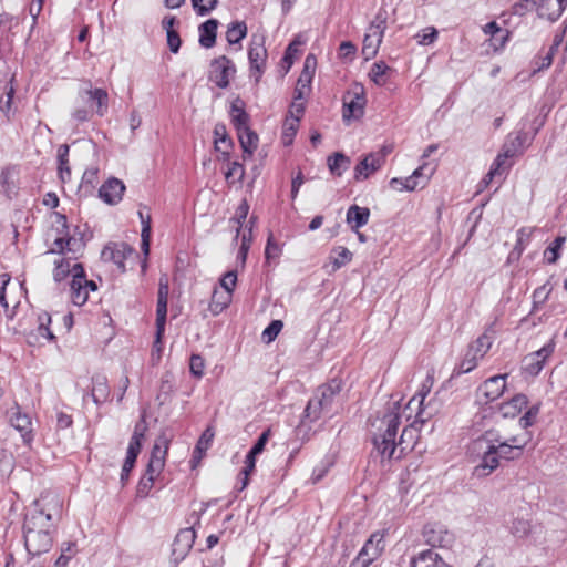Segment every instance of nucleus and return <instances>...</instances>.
<instances>
[{"label":"nucleus","mask_w":567,"mask_h":567,"mask_svg":"<svg viewBox=\"0 0 567 567\" xmlns=\"http://www.w3.org/2000/svg\"><path fill=\"white\" fill-rule=\"evenodd\" d=\"M401 406L399 402L389 405L382 416H377L372 422L373 445L383 460H401L408 453L412 452L420 439V429L415 426L416 422L423 423L421 416L406 425L396 440L398 431L401 425Z\"/></svg>","instance_id":"1"},{"label":"nucleus","mask_w":567,"mask_h":567,"mask_svg":"<svg viewBox=\"0 0 567 567\" xmlns=\"http://www.w3.org/2000/svg\"><path fill=\"white\" fill-rule=\"evenodd\" d=\"M532 433L526 430L506 432L497 429L486 431L477 441L484 449L481 462L474 468L477 477L488 476L501 464V460L514 461L522 457L525 447L532 441Z\"/></svg>","instance_id":"2"},{"label":"nucleus","mask_w":567,"mask_h":567,"mask_svg":"<svg viewBox=\"0 0 567 567\" xmlns=\"http://www.w3.org/2000/svg\"><path fill=\"white\" fill-rule=\"evenodd\" d=\"M47 498L34 502L35 509L25 516L23 524L24 546L32 556L48 553L53 545L52 511L56 516L61 514L62 503L60 498L52 497L48 503Z\"/></svg>","instance_id":"3"},{"label":"nucleus","mask_w":567,"mask_h":567,"mask_svg":"<svg viewBox=\"0 0 567 567\" xmlns=\"http://www.w3.org/2000/svg\"><path fill=\"white\" fill-rule=\"evenodd\" d=\"M168 444L169 442L165 436H161L156 440L145 473L137 483L136 497L146 498L150 496L156 480L161 476L165 467Z\"/></svg>","instance_id":"4"},{"label":"nucleus","mask_w":567,"mask_h":567,"mask_svg":"<svg viewBox=\"0 0 567 567\" xmlns=\"http://www.w3.org/2000/svg\"><path fill=\"white\" fill-rule=\"evenodd\" d=\"M341 390L342 382L339 379H331L318 386L305 409L306 416L316 421L322 414H332Z\"/></svg>","instance_id":"5"},{"label":"nucleus","mask_w":567,"mask_h":567,"mask_svg":"<svg viewBox=\"0 0 567 567\" xmlns=\"http://www.w3.org/2000/svg\"><path fill=\"white\" fill-rule=\"evenodd\" d=\"M386 534V529L372 533L360 549L358 556L352 563V566L360 565V567H369L373 561L381 557L385 549Z\"/></svg>","instance_id":"6"},{"label":"nucleus","mask_w":567,"mask_h":567,"mask_svg":"<svg viewBox=\"0 0 567 567\" xmlns=\"http://www.w3.org/2000/svg\"><path fill=\"white\" fill-rule=\"evenodd\" d=\"M267 49L265 47V38L254 35L248 49V60L250 66V76L258 83L266 69Z\"/></svg>","instance_id":"7"},{"label":"nucleus","mask_w":567,"mask_h":567,"mask_svg":"<svg viewBox=\"0 0 567 567\" xmlns=\"http://www.w3.org/2000/svg\"><path fill=\"white\" fill-rule=\"evenodd\" d=\"M435 171V165L424 163L417 167L411 176L406 178L394 177L390 181V186L395 190H414L417 186H425Z\"/></svg>","instance_id":"8"},{"label":"nucleus","mask_w":567,"mask_h":567,"mask_svg":"<svg viewBox=\"0 0 567 567\" xmlns=\"http://www.w3.org/2000/svg\"><path fill=\"white\" fill-rule=\"evenodd\" d=\"M97 285L94 280L87 279L85 269H80L70 281V298L73 305L83 306L87 302L91 291H96Z\"/></svg>","instance_id":"9"},{"label":"nucleus","mask_w":567,"mask_h":567,"mask_svg":"<svg viewBox=\"0 0 567 567\" xmlns=\"http://www.w3.org/2000/svg\"><path fill=\"white\" fill-rule=\"evenodd\" d=\"M385 28V18H381L380 14L371 22L368 33L363 39L362 54L365 60L372 59L378 53Z\"/></svg>","instance_id":"10"},{"label":"nucleus","mask_w":567,"mask_h":567,"mask_svg":"<svg viewBox=\"0 0 567 567\" xmlns=\"http://www.w3.org/2000/svg\"><path fill=\"white\" fill-rule=\"evenodd\" d=\"M424 542L432 547L447 548L455 540V536L445 525L439 522L427 523L422 532Z\"/></svg>","instance_id":"11"},{"label":"nucleus","mask_w":567,"mask_h":567,"mask_svg":"<svg viewBox=\"0 0 567 567\" xmlns=\"http://www.w3.org/2000/svg\"><path fill=\"white\" fill-rule=\"evenodd\" d=\"M508 374H497L486 379L476 390L481 403L487 404L501 398L506 389Z\"/></svg>","instance_id":"12"},{"label":"nucleus","mask_w":567,"mask_h":567,"mask_svg":"<svg viewBox=\"0 0 567 567\" xmlns=\"http://www.w3.org/2000/svg\"><path fill=\"white\" fill-rule=\"evenodd\" d=\"M365 103L363 86L355 84L343 97V121L349 122L352 118L361 117Z\"/></svg>","instance_id":"13"},{"label":"nucleus","mask_w":567,"mask_h":567,"mask_svg":"<svg viewBox=\"0 0 567 567\" xmlns=\"http://www.w3.org/2000/svg\"><path fill=\"white\" fill-rule=\"evenodd\" d=\"M63 251L64 250H60L53 259L52 276L56 282H61L68 277L72 279L76 272H80V269H84L81 262L75 258L65 256Z\"/></svg>","instance_id":"14"},{"label":"nucleus","mask_w":567,"mask_h":567,"mask_svg":"<svg viewBox=\"0 0 567 567\" xmlns=\"http://www.w3.org/2000/svg\"><path fill=\"white\" fill-rule=\"evenodd\" d=\"M236 72L235 64L226 55L216 58L210 63L209 79L220 89L229 85L230 76Z\"/></svg>","instance_id":"15"},{"label":"nucleus","mask_w":567,"mask_h":567,"mask_svg":"<svg viewBox=\"0 0 567 567\" xmlns=\"http://www.w3.org/2000/svg\"><path fill=\"white\" fill-rule=\"evenodd\" d=\"M168 291H169L168 278L166 276H163L159 279L157 305H156L157 339L163 338L164 332H165Z\"/></svg>","instance_id":"16"},{"label":"nucleus","mask_w":567,"mask_h":567,"mask_svg":"<svg viewBox=\"0 0 567 567\" xmlns=\"http://www.w3.org/2000/svg\"><path fill=\"white\" fill-rule=\"evenodd\" d=\"M86 86L81 90L80 95L84 101L91 103L99 116H104L109 110V94L104 89H92L91 82H85Z\"/></svg>","instance_id":"17"},{"label":"nucleus","mask_w":567,"mask_h":567,"mask_svg":"<svg viewBox=\"0 0 567 567\" xmlns=\"http://www.w3.org/2000/svg\"><path fill=\"white\" fill-rule=\"evenodd\" d=\"M555 343L549 341L543 348L532 352L525 358V371L530 375H537L544 368L546 360L554 353Z\"/></svg>","instance_id":"18"},{"label":"nucleus","mask_w":567,"mask_h":567,"mask_svg":"<svg viewBox=\"0 0 567 567\" xmlns=\"http://www.w3.org/2000/svg\"><path fill=\"white\" fill-rule=\"evenodd\" d=\"M37 321V329L29 336L30 343H37L41 346L55 341V336L50 328L52 322L51 315L47 311H41L38 313Z\"/></svg>","instance_id":"19"},{"label":"nucleus","mask_w":567,"mask_h":567,"mask_svg":"<svg viewBox=\"0 0 567 567\" xmlns=\"http://www.w3.org/2000/svg\"><path fill=\"white\" fill-rule=\"evenodd\" d=\"M125 192L124 183L115 177L105 181L99 189V197L107 205H117Z\"/></svg>","instance_id":"20"},{"label":"nucleus","mask_w":567,"mask_h":567,"mask_svg":"<svg viewBox=\"0 0 567 567\" xmlns=\"http://www.w3.org/2000/svg\"><path fill=\"white\" fill-rule=\"evenodd\" d=\"M496 337L494 324L485 328L484 332L472 341L467 350L471 351L478 360H482L491 350Z\"/></svg>","instance_id":"21"},{"label":"nucleus","mask_w":567,"mask_h":567,"mask_svg":"<svg viewBox=\"0 0 567 567\" xmlns=\"http://www.w3.org/2000/svg\"><path fill=\"white\" fill-rule=\"evenodd\" d=\"M9 421L11 426L21 434L23 443L30 445L33 441V429L30 416L25 413H22L17 406L11 412Z\"/></svg>","instance_id":"22"},{"label":"nucleus","mask_w":567,"mask_h":567,"mask_svg":"<svg viewBox=\"0 0 567 567\" xmlns=\"http://www.w3.org/2000/svg\"><path fill=\"white\" fill-rule=\"evenodd\" d=\"M196 533L193 528H183L175 536L173 543V555L176 560H182L193 548Z\"/></svg>","instance_id":"23"},{"label":"nucleus","mask_w":567,"mask_h":567,"mask_svg":"<svg viewBox=\"0 0 567 567\" xmlns=\"http://www.w3.org/2000/svg\"><path fill=\"white\" fill-rule=\"evenodd\" d=\"M537 14L550 22L557 21L567 7V0H537Z\"/></svg>","instance_id":"24"},{"label":"nucleus","mask_w":567,"mask_h":567,"mask_svg":"<svg viewBox=\"0 0 567 567\" xmlns=\"http://www.w3.org/2000/svg\"><path fill=\"white\" fill-rule=\"evenodd\" d=\"M411 567H452L433 549H424L411 558Z\"/></svg>","instance_id":"25"},{"label":"nucleus","mask_w":567,"mask_h":567,"mask_svg":"<svg viewBox=\"0 0 567 567\" xmlns=\"http://www.w3.org/2000/svg\"><path fill=\"white\" fill-rule=\"evenodd\" d=\"M383 166L382 156L365 155L354 167V179L364 181Z\"/></svg>","instance_id":"26"},{"label":"nucleus","mask_w":567,"mask_h":567,"mask_svg":"<svg viewBox=\"0 0 567 567\" xmlns=\"http://www.w3.org/2000/svg\"><path fill=\"white\" fill-rule=\"evenodd\" d=\"M91 396L95 404L104 403L110 396V386L106 375L96 373L92 377Z\"/></svg>","instance_id":"27"},{"label":"nucleus","mask_w":567,"mask_h":567,"mask_svg":"<svg viewBox=\"0 0 567 567\" xmlns=\"http://www.w3.org/2000/svg\"><path fill=\"white\" fill-rule=\"evenodd\" d=\"M528 399L524 394H516L511 400L499 405V412L504 417H516L527 406Z\"/></svg>","instance_id":"28"},{"label":"nucleus","mask_w":567,"mask_h":567,"mask_svg":"<svg viewBox=\"0 0 567 567\" xmlns=\"http://www.w3.org/2000/svg\"><path fill=\"white\" fill-rule=\"evenodd\" d=\"M237 135L244 153L243 158L251 157L258 146V135L250 127L239 128Z\"/></svg>","instance_id":"29"},{"label":"nucleus","mask_w":567,"mask_h":567,"mask_svg":"<svg viewBox=\"0 0 567 567\" xmlns=\"http://www.w3.org/2000/svg\"><path fill=\"white\" fill-rule=\"evenodd\" d=\"M434 384V377L432 374H427L424 381L421 384L420 390L417 393L411 398V400L408 402L405 410H413V405H415V409L417 410V413L415 415L416 419L420 417V414L422 412V404L426 395L431 392Z\"/></svg>","instance_id":"30"},{"label":"nucleus","mask_w":567,"mask_h":567,"mask_svg":"<svg viewBox=\"0 0 567 567\" xmlns=\"http://www.w3.org/2000/svg\"><path fill=\"white\" fill-rule=\"evenodd\" d=\"M218 24L216 19H209L199 25V44L203 48L209 49L215 45Z\"/></svg>","instance_id":"31"},{"label":"nucleus","mask_w":567,"mask_h":567,"mask_svg":"<svg viewBox=\"0 0 567 567\" xmlns=\"http://www.w3.org/2000/svg\"><path fill=\"white\" fill-rule=\"evenodd\" d=\"M509 530L517 538L527 537L532 533V519L529 514L519 511L514 517Z\"/></svg>","instance_id":"32"},{"label":"nucleus","mask_w":567,"mask_h":567,"mask_svg":"<svg viewBox=\"0 0 567 567\" xmlns=\"http://www.w3.org/2000/svg\"><path fill=\"white\" fill-rule=\"evenodd\" d=\"M231 300L233 295H230L229 291H225L215 287L212 293V299L208 305V309L214 316H217L221 313L231 303Z\"/></svg>","instance_id":"33"},{"label":"nucleus","mask_w":567,"mask_h":567,"mask_svg":"<svg viewBox=\"0 0 567 567\" xmlns=\"http://www.w3.org/2000/svg\"><path fill=\"white\" fill-rule=\"evenodd\" d=\"M215 437V430L213 426H207L205 431L199 436L194 452H193V462L199 463L205 456L208 449L212 446L213 440Z\"/></svg>","instance_id":"34"},{"label":"nucleus","mask_w":567,"mask_h":567,"mask_svg":"<svg viewBox=\"0 0 567 567\" xmlns=\"http://www.w3.org/2000/svg\"><path fill=\"white\" fill-rule=\"evenodd\" d=\"M370 217V210L367 207H360L358 205H352L348 208L347 212V223L352 228H360L364 226Z\"/></svg>","instance_id":"35"},{"label":"nucleus","mask_w":567,"mask_h":567,"mask_svg":"<svg viewBox=\"0 0 567 567\" xmlns=\"http://www.w3.org/2000/svg\"><path fill=\"white\" fill-rule=\"evenodd\" d=\"M78 553L79 547L75 540L63 542L60 546V555L55 560L54 567H68Z\"/></svg>","instance_id":"36"},{"label":"nucleus","mask_w":567,"mask_h":567,"mask_svg":"<svg viewBox=\"0 0 567 567\" xmlns=\"http://www.w3.org/2000/svg\"><path fill=\"white\" fill-rule=\"evenodd\" d=\"M148 430L145 415L141 416V420L135 424L133 435L130 440L128 447L133 449V451L141 453L142 442L145 439L146 432Z\"/></svg>","instance_id":"37"},{"label":"nucleus","mask_w":567,"mask_h":567,"mask_svg":"<svg viewBox=\"0 0 567 567\" xmlns=\"http://www.w3.org/2000/svg\"><path fill=\"white\" fill-rule=\"evenodd\" d=\"M391 71V68L383 61H379L373 63L369 76L371 81L378 86H383L388 82V74Z\"/></svg>","instance_id":"38"},{"label":"nucleus","mask_w":567,"mask_h":567,"mask_svg":"<svg viewBox=\"0 0 567 567\" xmlns=\"http://www.w3.org/2000/svg\"><path fill=\"white\" fill-rule=\"evenodd\" d=\"M350 158L342 153H334L328 157V166L333 175L341 176L342 173L349 168Z\"/></svg>","instance_id":"39"},{"label":"nucleus","mask_w":567,"mask_h":567,"mask_svg":"<svg viewBox=\"0 0 567 567\" xmlns=\"http://www.w3.org/2000/svg\"><path fill=\"white\" fill-rule=\"evenodd\" d=\"M247 35V25L244 21H235L228 25L226 40L229 44L239 43Z\"/></svg>","instance_id":"40"},{"label":"nucleus","mask_w":567,"mask_h":567,"mask_svg":"<svg viewBox=\"0 0 567 567\" xmlns=\"http://www.w3.org/2000/svg\"><path fill=\"white\" fill-rule=\"evenodd\" d=\"M214 135L216 150L226 153L231 146V140L227 136L225 125L217 124L214 128Z\"/></svg>","instance_id":"41"},{"label":"nucleus","mask_w":567,"mask_h":567,"mask_svg":"<svg viewBox=\"0 0 567 567\" xmlns=\"http://www.w3.org/2000/svg\"><path fill=\"white\" fill-rule=\"evenodd\" d=\"M138 217L142 224L141 231V247L142 249L150 248L151 246V216L148 214L144 215L142 210L138 212Z\"/></svg>","instance_id":"42"},{"label":"nucleus","mask_w":567,"mask_h":567,"mask_svg":"<svg viewBox=\"0 0 567 567\" xmlns=\"http://www.w3.org/2000/svg\"><path fill=\"white\" fill-rule=\"evenodd\" d=\"M317 66V59L313 54H308L305 59L303 70L299 76L300 83H311Z\"/></svg>","instance_id":"43"},{"label":"nucleus","mask_w":567,"mask_h":567,"mask_svg":"<svg viewBox=\"0 0 567 567\" xmlns=\"http://www.w3.org/2000/svg\"><path fill=\"white\" fill-rule=\"evenodd\" d=\"M532 237H540L543 238L544 237V231L539 228H522L519 231H518V237H517V247H525V246H528L532 244V240L530 238Z\"/></svg>","instance_id":"44"},{"label":"nucleus","mask_w":567,"mask_h":567,"mask_svg":"<svg viewBox=\"0 0 567 567\" xmlns=\"http://www.w3.org/2000/svg\"><path fill=\"white\" fill-rule=\"evenodd\" d=\"M231 116H233V123L236 128V131H239V128L249 127V115L246 113V111L237 106L236 104H233L231 106Z\"/></svg>","instance_id":"45"},{"label":"nucleus","mask_w":567,"mask_h":567,"mask_svg":"<svg viewBox=\"0 0 567 567\" xmlns=\"http://www.w3.org/2000/svg\"><path fill=\"white\" fill-rule=\"evenodd\" d=\"M352 259V252L350 250H341L338 254V257L333 258V260L330 264H326L324 268L328 272H334L340 267L347 265Z\"/></svg>","instance_id":"46"},{"label":"nucleus","mask_w":567,"mask_h":567,"mask_svg":"<svg viewBox=\"0 0 567 567\" xmlns=\"http://www.w3.org/2000/svg\"><path fill=\"white\" fill-rule=\"evenodd\" d=\"M138 452L133 451V449H127L126 458L124 461L122 472H121V481L125 483L128 480L131 471L135 466V462L138 456Z\"/></svg>","instance_id":"47"},{"label":"nucleus","mask_w":567,"mask_h":567,"mask_svg":"<svg viewBox=\"0 0 567 567\" xmlns=\"http://www.w3.org/2000/svg\"><path fill=\"white\" fill-rule=\"evenodd\" d=\"M197 16L204 17L210 13L218 4V0H190Z\"/></svg>","instance_id":"48"},{"label":"nucleus","mask_w":567,"mask_h":567,"mask_svg":"<svg viewBox=\"0 0 567 567\" xmlns=\"http://www.w3.org/2000/svg\"><path fill=\"white\" fill-rule=\"evenodd\" d=\"M480 361L481 360L466 349V352L457 367L458 373H468L473 371L478 365Z\"/></svg>","instance_id":"49"},{"label":"nucleus","mask_w":567,"mask_h":567,"mask_svg":"<svg viewBox=\"0 0 567 567\" xmlns=\"http://www.w3.org/2000/svg\"><path fill=\"white\" fill-rule=\"evenodd\" d=\"M237 286V271L229 270L225 272L219 279V289L229 291L230 295L234 293V290Z\"/></svg>","instance_id":"50"},{"label":"nucleus","mask_w":567,"mask_h":567,"mask_svg":"<svg viewBox=\"0 0 567 567\" xmlns=\"http://www.w3.org/2000/svg\"><path fill=\"white\" fill-rule=\"evenodd\" d=\"M298 116L296 117H287L284 126L282 141L285 145H288L292 142V138L298 128Z\"/></svg>","instance_id":"51"},{"label":"nucleus","mask_w":567,"mask_h":567,"mask_svg":"<svg viewBox=\"0 0 567 567\" xmlns=\"http://www.w3.org/2000/svg\"><path fill=\"white\" fill-rule=\"evenodd\" d=\"M515 156L514 148H503L502 152L496 156L491 168H496V173L501 176L505 172L504 164L506 159Z\"/></svg>","instance_id":"52"},{"label":"nucleus","mask_w":567,"mask_h":567,"mask_svg":"<svg viewBox=\"0 0 567 567\" xmlns=\"http://www.w3.org/2000/svg\"><path fill=\"white\" fill-rule=\"evenodd\" d=\"M13 94H14V89L12 85H10L9 87H6L4 94H0V112L3 113V115L7 117V120H10Z\"/></svg>","instance_id":"53"},{"label":"nucleus","mask_w":567,"mask_h":567,"mask_svg":"<svg viewBox=\"0 0 567 567\" xmlns=\"http://www.w3.org/2000/svg\"><path fill=\"white\" fill-rule=\"evenodd\" d=\"M205 359L199 354H192L189 359V371L190 373L197 378L200 379L205 373Z\"/></svg>","instance_id":"54"},{"label":"nucleus","mask_w":567,"mask_h":567,"mask_svg":"<svg viewBox=\"0 0 567 567\" xmlns=\"http://www.w3.org/2000/svg\"><path fill=\"white\" fill-rule=\"evenodd\" d=\"M551 292V286L549 284H545L540 287H538L537 289L534 290L533 292V303H534V307L533 309H537L538 306H542L544 305L549 295Z\"/></svg>","instance_id":"55"},{"label":"nucleus","mask_w":567,"mask_h":567,"mask_svg":"<svg viewBox=\"0 0 567 567\" xmlns=\"http://www.w3.org/2000/svg\"><path fill=\"white\" fill-rule=\"evenodd\" d=\"M284 323L281 320H272L269 326L262 331V340L267 343L272 342L280 331L282 330Z\"/></svg>","instance_id":"56"},{"label":"nucleus","mask_w":567,"mask_h":567,"mask_svg":"<svg viewBox=\"0 0 567 567\" xmlns=\"http://www.w3.org/2000/svg\"><path fill=\"white\" fill-rule=\"evenodd\" d=\"M417 42L422 45H427L433 43L437 38V31L433 27H429L423 29L415 35Z\"/></svg>","instance_id":"57"},{"label":"nucleus","mask_w":567,"mask_h":567,"mask_svg":"<svg viewBox=\"0 0 567 567\" xmlns=\"http://www.w3.org/2000/svg\"><path fill=\"white\" fill-rule=\"evenodd\" d=\"M270 434H271V431L270 429H267L266 431H264L260 436L258 437L257 442L254 444V446L251 447V450L249 451V453L254 454V455H259L264 452L265 450V446L270 437Z\"/></svg>","instance_id":"58"},{"label":"nucleus","mask_w":567,"mask_h":567,"mask_svg":"<svg viewBox=\"0 0 567 567\" xmlns=\"http://www.w3.org/2000/svg\"><path fill=\"white\" fill-rule=\"evenodd\" d=\"M526 141V134L525 133H518L509 144H505L503 148H514L515 150V156L517 154L523 153L524 143Z\"/></svg>","instance_id":"59"},{"label":"nucleus","mask_w":567,"mask_h":567,"mask_svg":"<svg viewBox=\"0 0 567 567\" xmlns=\"http://www.w3.org/2000/svg\"><path fill=\"white\" fill-rule=\"evenodd\" d=\"M357 52V47L350 41L341 42L339 47V55L342 59L352 60Z\"/></svg>","instance_id":"60"},{"label":"nucleus","mask_w":567,"mask_h":567,"mask_svg":"<svg viewBox=\"0 0 567 567\" xmlns=\"http://www.w3.org/2000/svg\"><path fill=\"white\" fill-rule=\"evenodd\" d=\"M167 34V44L169 50L173 53H177L179 51L182 40L177 31L175 30H168Z\"/></svg>","instance_id":"61"},{"label":"nucleus","mask_w":567,"mask_h":567,"mask_svg":"<svg viewBox=\"0 0 567 567\" xmlns=\"http://www.w3.org/2000/svg\"><path fill=\"white\" fill-rule=\"evenodd\" d=\"M537 414V410L533 411L532 409L528 410L518 421L517 431L527 430L528 426H530L534 423V419Z\"/></svg>","instance_id":"62"},{"label":"nucleus","mask_w":567,"mask_h":567,"mask_svg":"<svg viewBox=\"0 0 567 567\" xmlns=\"http://www.w3.org/2000/svg\"><path fill=\"white\" fill-rule=\"evenodd\" d=\"M245 175L244 166L238 162H233L229 166L228 172L226 173V178L236 177L238 181H241Z\"/></svg>","instance_id":"63"},{"label":"nucleus","mask_w":567,"mask_h":567,"mask_svg":"<svg viewBox=\"0 0 567 567\" xmlns=\"http://www.w3.org/2000/svg\"><path fill=\"white\" fill-rule=\"evenodd\" d=\"M72 424H73V419L70 414H66L64 412L58 413V416H56L58 429L64 430V429L72 426Z\"/></svg>","instance_id":"64"}]
</instances>
